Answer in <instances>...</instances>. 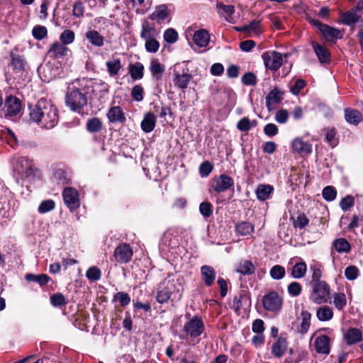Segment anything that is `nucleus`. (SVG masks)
Returning <instances> with one entry per match:
<instances>
[{
	"label": "nucleus",
	"mask_w": 363,
	"mask_h": 363,
	"mask_svg": "<svg viewBox=\"0 0 363 363\" xmlns=\"http://www.w3.org/2000/svg\"><path fill=\"white\" fill-rule=\"evenodd\" d=\"M345 119L349 124L357 125L363 120V116L358 110L347 108L345 109Z\"/></svg>",
	"instance_id": "obj_22"
},
{
	"label": "nucleus",
	"mask_w": 363,
	"mask_h": 363,
	"mask_svg": "<svg viewBox=\"0 0 363 363\" xmlns=\"http://www.w3.org/2000/svg\"><path fill=\"white\" fill-rule=\"evenodd\" d=\"M32 33L35 39L40 40L47 36L48 30L45 26H37L33 28Z\"/></svg>",
	"instance_id": "obj_60"
},
{
	"label": "nucleus",
	"mask_w": 363,
	"mask_h": 363,
	"mask_svg": "<svg viewBox=\"0 0 363 363\" xmlns=\"http://www.w3.org/2000/svg\"><path fill=\"white\" fill-rule=\"evenodd\" d=\"M363 334L360 329L351 328L344 334V339L347 344L352 345L362 340Z\"/></svg>",
	"instance_id": "obj_21"
},
{
	"label": "nucleus",
	"mask_w": 363,
	"mask_h": 363,
	"mask_svg": "<svg viewBox=\"0 0 363 363\" xmlns=\"http://www.w3.org/2000/svg\"><path fill=\"white\" fill-rule=\"evenodd\" d=\"M85 38L92 45L101 48L104 45V37L95 30H89L85 33Z\"/></svg>",
	"instance_id": "obj_26"
},
{
	"label": "nucleus",
	"mask_w": 363,
	"mask_h": 363,
	"mask_svg": "<svg viewBox=\"0 0 363 363\" xmlns=\"http://www.w3.org/2000/svg\"><path fill=\"white\" fill-rule=\"evenodd\" d=\"M307 271V265L304 262L296 263L291 269V276L295 279L303 278Z\"/></svg>",
	"instance_id": "obj_42"
},
{
	"label": "nucleus",
	"mask_w": 363,
	"mask_h": 363,
	"mask_svg": "<svg viewBox=\"0 0 363 363\" xmlns=\"http://www.w3.org/2000/svg\"><path fill=\"white\" fill-rule=\"evenodd\" d=\"M149 69L154 79L159 81L162 78V75L165 71V67L162 65L157 59L151 60Z\"/></svg>",
	"instance_id": "obj_24"
},
{
	"label": "nucleus",
	"mask_w": 363,
	"mask_h": 363,
	"mask_svg": "<svg viewBox=\"0 0 363 363\" xmlns=\"http://www.w3.org/2000/svg\"><path fill=\"white\" fill-rule=\"evenodd\" d=\"M134 6H138L135 11L138 14H145L152 6V0H130Z\"/></svg>",
	"instance_id": "obj_40"
},
{
	"label": "nucleus",
	"mask_w": 363,
	"mask_h": 363,
	"mask_svg": "<svg viewBox=\"0 0 363 363\" xmlns=\"http://www.w3.org/2000/svg\"><path fill=\"white\" fill-rule=\"evenodd\" d=\"M287 346L288 344L286 339L280 337L272 345V352L277 357H281L286 352Z\"/></svg>",
	"instance_id": "obj_31"
},
{
	"label": "nucleus",
	"mask_w": 363,
	"mask_h": 363,
	"mask_svg": "<svg viewBox=\"0 0 363 363\" xmlns=\"http://www.w3.org/2000/svg\"><path fill=\"white\" fill-rule=\"evenodd\" d=\"M159 35L160 30L156 28L155 23H150L147 18H143L141 21L140 38L146 40L158 38Z\"/></svg>",
	"instance_id": "obj_13"
},
{
	"label": "nucleus",
	"mask_w": 363,
	"mask_h": 363,
	"mask_svg": "<svg viewBox=\"0 0 363 363\" xmlns=\"http://www.w3.org/2000/svg\"><path fill=\"white\" fill-rule=\"evenodd\" d=\"M201 275L205 285L211 286L214 283L216 273L212 267L203 265L201 267Z\"/></svg>",
	"instance_id": "obj_23"
},
{
	"label": "nucleus",
	"mask_w": 363,
	"mask_h": 363,
	"mask_svg": "<svg viewBox=\"0 0 363 363\" xmlns=\"http://www.w3.org/2000/svg\"><path fill=\"white\" fill-rule=\"evenodd\" d=\"M322 194L325 200L328 201H333L336 198L337 191L335 187L328 186L323 189Z\"/></svg>",
	"instance_id": "obj_57"
},
{
	"label": "nucleus",
	"mask_w": 363,
	"mask_h": 363,
	"mask_svg": "<svg viewBox=\"0 0 363 363\" xmlns=\"http://www.w3.org/2000/svg\"><path fill=\"white\" fill-rule=\"evenodd\" d=\"M312 45L320 63H328L330 62V55L327 48L315 42H313Z\"/></svg>",
	"instance_id": "obj_27"
},
{
	"label": "nucleus",
	"mask_w": 363,
	"mask_h": 363,
	"mask_svg": "<svg viewBox=\"0 0 363 363\" xmlns=\"http://www.w3.org/2000/svg\"><path fill=\"white\" fill-rule=\"evenodd\" d=\"M274 188L269 184H260L257 186L255 193L258 200L264 201L269 199Z\"/></svg>",
	"instance_id": "obj_33"
},
{
	"label": "nucleus",
	"mask_w": 363,
	"mask_h": 363,
	"mask_svg": "<svg viewBox=\"0 0 363 363\" xmlns=\"http://www.w3.org/2000/svg\"><path fill=\"white\" fill-rule=\"evenodd\" d=\"M36 170L33 160L27 157L16 158L13 164V172L18 177V179L23 180L33 177Z\"/></svg>",
	"instance_id": "obj_2"
},
{
	"label": "nucleus",
	"mask_w": 363,
	"mask_h": 363,
	"mask_svg": "<svg viewBox=\"0 0 363 363\" xmlns=\"http://www.w3.org/2000/svg\"><path fill=\"white\" fill-rule=\"evenodd\" d=\"M86 277L91 281H96L101 279V270L96 267H89L86 272Z\"/></svg>",
	"instance_id": "obj_54"
},
{
	"label": "nucleus",
	"mask_w": 363,
	"mask_h": 363,
	"mask_svg": "<svg viewBox=\"0 0 363 363\" xmlns=\"http://www.w3.org/2000/svg\"><path fill=\"white\" fill-rule=\"evenodd\" d=\"M254 225L246 221H242L238 223L235 226L237 234L242 236L249 235L254 231Z\"/></svg>",
	"instance_id": "obj_39"
},
{
	"label": "nucleus",
	"mask_w": 363,
	"mask_h": 363,
	"mask_svg": "<svg viewBox=\"0 0 363 363\" xmlns=\"http://www.w3.org/2000/svg\"><path fill=\"white\" fill-rule=\"evenodd\" d=\"M11 65L14 69L21 71L24 69L25 62L23 59L18 55L11 56Z\"/></svg>",
	"instance_id": "obj_64"
},
{
	"label": "nucleus",
	"mask_w": 363,
	"mask_h": 363,
	"mask_svg": "<svg viewBox=\"0 0 363 363\" xmlns=\"http://www.w3.org/2000/svg\"><path fill=\"white\" fill-rule=\"evenodd\" d=\"M5 115L7 117L17 116L21 109V101L15 96H9L5 101Z\"/></svg>",
	"instance_id": "obj_16"
},
{
	"label": "nucleus",
	"mask_w": 363,
	"mask_h": 363,
	"mask_svg": "<svg viewBox=\"0 0 363 363\" xmlns=\"http://www.w3.org/2000/svg\"><path fill=\"white\" fill-rule=\"evenodd\" d=\"M86 128L90 133L99 132L102 128V123L98 118H93L87 121Z\"/></svg>",
	"instance_id": "obj_50"
},
{
	"label": "nucleus",
	"mask_w": 363,
	"mask_h": 363,
	"mask_svg": "<svg viewBox=\"0 0 363 363\" xmlns=\"http://www.w3.org/2000/svg\"><path fill=\"white\" fill-rule=\"evenodd\" d=\"M312 291L310 299L315 304H323L330 298V287L326 282L314 283L311 285Z\"/></svg>",
	"instance_id": "obj_4"
},
{
	"label": "nucleus",
	"mask_w": 363,
	"mask_h": 363,
	"mask_svg": "<svg viewBox=\"0 0 363 363\" xmlns=\"http://www.w3.org/2000/svg\"><path fill=\"white\" fill-rule=\"evenodd\" d=\"M333 247L339 253H347L351 250L350 242L345 238H337L333 242Z\"/></svg>",
	"instance_id": "obj_38"
},
{
	"label": "nucleus",
	"mask_w": 363,
	"mask_h": 363,
	"mask_svg": "<svg viewBox=\"0 0 363 363\" xmlns=\"http://www.w3.org/2000/svg\"><path fill=\"white\" fill-rule=\"evenodd\" d=\"M216 8L220 16H223L225 21L231 22L232 15L235 13V8L233 6L225 5L223 3L217 2Z\"/></svg>",
	"instance_id": "obj_28"
},
{
	"label": "nucleus",
	"mask_w": 363,
	"mask_h": 363,
	"mask_svg": "<svg viewBox=\"0 0 363 363\" xmlns=\"http://www.w3.org/2000/svg\"><path fill=\"white\" fill-rule=\"evenodd\" d=\"M133 250L127 243H121L114 250L115 259L121 264L129 262L133 257Z\"/></svg>",
	"instance_id": "obj_12"
},
{
	"label": "nucleus",
	"mask_w": 363,
	"mask_h": 363,
	"mask_svg": "<svg viewBox=\"0 0 363 363\" xmlns=\"http://www.w3.org/2000/svg\"><path fill=\"white\" fill-rule=\"evenodd\" d=\"M308 21L321 32L324 38L328 41H333L340 36V32L328 25L323 24L318 20L308 18Z\"/></svg>",
	"instance_id": "obj_11"
},
{
	"label": "nucleus",
	"mask_w": 363,
	"mask_h": 363,
	"mask_svg": "<svg viewBox=\"0 0 363 363\" xmlns=\"http://www.w3.org/2000/svg\"><path fill=\"white\" fill-rule=\"evenodd\" d=\"M91 92L93 98L101 102L108 92V85L102 81L94 82L91 84Z\"/></svg>",
	"instance_id": "obj_17"
},
{
	"label": "nucleus",
	"mask_w": 363,
	"mask_h": 363,
	"mask_svg": "<svg viewBox=\"0 0 363 363\" xmlns=\"http://www.w3.org/2000/svg\"><path fill=\"white\" fill-rule=\"evenodd\" d=\"M250 304V298L247 295H239L234 298V307L236 311H240L242 307L243 304Z\"/></svg>",
	"instance_id": "obj_58"
},
{
	"label": "nucleus",
	"mask_w": 363,
	"mask_h": 363,
	"mask_svg": "<svg viewBox=\"0 0 363 363\" xmlns=\"http://www.w3.org/2000/svg\"><path fill=\"white\" fill-rule=\"evenodd\" d=\"M87 99L79 89H74L66 95V104L73 111L79 112L86 104Z\"/></svg>",
	"instance_id": "obj_6"
},
{
	"label": "nucleus",
	"mask_w": 363,
	"mask_h": 363,
	"mask_svg": "<svg viewBox=\"0 0 363 363\" xmlns=\"http://www.w3.org/2000/svg\"><path fill=\"white\" fill-rule=\"evenodd\" d=\"M129 73L133 80H139L143 77L144 66L140 62H135L130 65Z\"/></svg>",
	"instance_id": "obj_37"
},
{
	"label": "nucleus",
	"mask_w": 363,
	"mask_h": 363,
	"mask_svg": "<svg viewBox=\"0 0 363 363\" xmlns=\"http://www.w3.org/2000/svg\"><path fill=\"white\" fill-rule=\"evenodd\" d=\"M193 41L199 48H206L210 43V34L206 29L196 30L193 35Z\"/></svg>",
	"instance_id": "obj_20"
},
{
	"label": "nucleus",
	"mask_w": 363,
	"mask_h": 363,
	"mask_svg": "<svg viewBox=\"0 0 363 363\" xmlns=\"http://www.w3.org/2000/svg\"><path fill=\"white\" fill-rule=\"evenodd\" d=\"M259 26H260L259 21H253L250 22L248 25L242 27L240 29V30L248 32L250 35H258L261 33Z\"/></svg>",
	"instance_id": "obj_47"
},
{
	"label": "nucleus",
	"mask_w": 363,
	"mask_h": 363,
	"mask_svg": "<svg viewBox=\"0 0 363 363\" xmlns=\"http://www.w3.org/2000/svg\"><path fill=\"white\" fill-rule=\"evenodd\" d=\"M106 66L108 74L111 77H115L118 74L122 69V65L119 58H113L106 62Z\"/></svg>",
	"instance_id": "obj_34"
},
{
	"label": "nucleus",
	"mask_w": 363,
	"mask_h": 363,
	"mask_svg": "<svg viewBox=\"0 0 363 363\" xmlns=\"http://www.w3.org/2000/svg\"><path fill=\"white\" fill-rule=\"evenodd\" d=\"M158 38H154L145 41V48L147 52L156 53L160 47V44L157 40Z\"/></svg>",
	"instance_id": "obj_51"
},
{
	"label": "nucleus",
	"mask_w": 363,
	"mask_h": 363,
	"mask_svg": "<svg viewBox=\"0 0 363 363\" xmlns=\"http://www.w3.org/2000/svg\"><path fill=\"white\" fill-rule=\"evenodd\" d=\"M163 37L165 42L168 44L175 43L179 38L178 33L176 31L175 29L172 28H167L164 32Z\"/></svg>",
	"instance_id": "obj_52"
},
{
	"label": "nucleus",
	"mask_w": 363,
	"mask_h": 363,
	"mask_svg": "<svg viewBox=\"0 0 363 363\" xmlns=\"http://www.w3.org/2000/svg\"><path fill=\"white\" fill-rule=\"evenodd\" d=\"M264 66L267 69L276 71L283 64V57L280 52L274 50L267 51L262 55Z\"/></svg>",
	"instance_id": "obj_9"
},
{
	"label": "nucleus",
	"mask_w": 363,
	"mask_h": 363,
	"mask_svg": "<svg viewBox=\"0 0 363 363\" xmlns=\"http://www.w3.org/2000/svg\"><path fill=\"white\" fill-rule=\"evenodd\" d=\"M333 303L337 309L342 310L347 304L346 295L344 293L335 294Z\"/></svg>",
	"instance_id": "obj_55"
},
{
	"label": "nucleus",
	"mask_w": 363,
	"mask_h": 363,
	"mask_svg": "<svg viewBox=\"0 0 363 363\" xmlns=\"http://www.w3.org/2000/svg\"><path fill=\"white\" fill-rule=\"evenodd\" d=\"M359 6L356 9H352L350 11L345 13L342 16V21L344 24L346 25H352L356 23L359 18Z\"/></svg>",
	"instance_id": "obj_35"
},
{
	"label": "nucleus",
	"mask_w": 363,
	"mask_h": 363,
	"mask_svg": "<svg viewBox=\"0 0 363 363\" xmlns=\"http://www.w3.org/2000/svg\"><path fill=\"white\" fill-rule=\"evenodd\" d=\"M359 274V269L354 265L348 266L345 270V277L350 281L355 280L358 277Z\"/></svg>",
	"instance_id": "obj_59"
},
{
	"label": "nucleus",
	"mask_w": 363,
	"mask_h": 363,
	"mask_svg": "<svg viewBox=\"0 0 363 363\" xmlns=\"http://www.w3.org/2000/svg\"><path fill=\"white\" fill-rule=\"evenodd\" d=\"M314 346L318 353L328 354L330 352V340L326 335H320L316 337Z\"/></svg>",
	"instance_id": "obj_25"
},
{
	"label": "nucleus",
	"mask_w": 363,
	"mask_h": 363,
	"mask_svg": "<svg viewBox=\"0 0 363 363\" xmlns=\"http://www.w3.org/2000/svg\"><path fill=\"white\" fill-rule=\"evenodd\" d=\"M301 324L299 328V332L301 334H305L308 332L311 325V314L307 311L301 312Z\"/></svg>",
	"instance_id": "obj_46"
},
{
	"label": "nucleus",
	"mask_w": 363,
	"mask_h": 363,
	"mask_svg": "<svg viewBox=\"0 0 363 363\" xmlns=\"http://www.w3.org/2000/svg\"><path fill=\"white\" fill-rule=\"evenodd\" d=\"M257 125L256 120L250 121L247 117H244L240 119L237 123V128L243 132H247L252 127H255Z\"/></svg>",
	"instance_id": "obj_44"
},
{
	"label": "nucleus",
	"mask_w": 363,
	"mask_h": 363,
	"mask_svg": "<svg viewBox=\"0 0 363 363\" xmlns=\"http://www.w3.org/2000/svg\"><path fill=\"white\" fill-rule=\"evenodd\" d=\"M50 302L51 304L54 307H60L65 304H66V301L65 296L60 294H55L50 296Z\"/></svg>",
	"instance_id": "obj_63"
},
{
	"label": "nucleus",
	"mask_w": 363,
	"mask_h": 363,
	"mask_svg": "<svg viewBox=\"0 0 363 363\" xmlns=\"http://www.w3.org/2000/svg\"><path fill=\"white\" fill-rule=\"evenodd\" d=\"M71 50L65 45L58 41L54 42L50 45L47 55L48 57L60 62L64 61L70 54Z\"/></svg>",
	"instance_id": "obj_10"
},
{
	"label": "nucleus",
	"mask_w": 363,
	"mask_h": 363,
	"mask_svg": "<svg viewBox=\"0 0 363 363\" xmlns=\"http://www.w3.org/2000/svg\"><path fill=\"white\" fill-rule=\"evenodd\" d=\"M63 199L66 206L73 211L77 208L79 205V199L78 192L73 188L67 187L63 191Z\"/></svg>",
	"instance_id": "obj_14"
},
{
	"label": "nucleus",
	"mask_w": 363,
	"mask_h": 363,
	"mask_svg": "<svg viewBox=\"0 0 363 363\" xmlns=\"http://www.w3.org/2000/svg\"><path fill=\"white\" fill-rule=\"evenodd\" d=\"M233 185L234 182L231 177L221 174L214 180L212 188L217 193H221L230 189Z\"/></svg>",
	"instance_id": "obj_15"
},
{
	"label": "nucleus",
	"mask_w": 363,
	"mask_h": 363,
	"mask_svg": "<svg viewBox=\"0 0 363 363\" xmlns=\"http://www.w3.org/2000/svg\"><path fill=\"white\" fill-rule=\"evenodd\" d=\"M269 274L273 279L280 280L284 277L286 271L284 267L277 264L271 268Z\"/></svg>",
	"instance_id": "obj_49"
},
{
	"label": "nucleus",
	"mask_w": 363,
	"mask_h": 363,
	"mask_svg": "<svg viewBox=\"0 0 363 363\" xmlns=\"http://www.w3.org/2000/svg\"><path fill=\"white\" fill-rule=\"evenodd\" d=\"M287 290L289 294L291 296H298L301 294L302 291V286L301 285L296 281H293L291 284H289L287 287Z\"/></svg>",
	"instance_id": "obj_62"
},
{
	"label": "nucleus",
	"mask_w": 363,
	"mask_h": 363,
	"mask_svg": "<svg viewBox=\"0 0 363 363\" xmlns=\"http://www.w3.org/2000/svg\"><path fill=\"white\" fill-rule=\"evenodd\" d=\"M283 304V299L276 291H270L262 298V305L264 309L272 312H277L281 310Z\"/></svg>",
	"instance_id": "obj_8"
},
{
	"label": "nucleus",
	"mask_w": 363,
	"mask_h": 363,
	"mask_svg": "<svg viewBox=\"0 0 363 363\" xmlns=\"http://www.w3.org/2000/svg\"><path fill=\"white\" fill-rule=\"evenodd\" d=\"M199 212L205 218H209L213 213V207L209 202H202L199 205Z\"/></svg>",
	"instance_id": "obj_61"
},
{
	"label": "nucleus",
	"mask_w": 363,
	"mask_h": 363,
	"mask_svg": "<svg viewBox=\"0 0 363 363\" xmlns=\"http://www.w3.org/2000/svg\"><path fill=\"white\" fill-rule=\"evenodd\" d=\"M205 330V325L201 318L195 315L186 322L182 331L186 337L194 339L199 337Z\"/></svg>",
	"instance_id": "obj_5"
},
{
	"label": "nucleus",
	"mask_w": 363,
	"mask_h": 363,
	"mask_svg": "<svg viewBox=\"0 0 363 363\" xmlns=\"http://www.w3.org/2000/svg\"><path fill=\"white\" fill-rule=\"evenodd\" d=\"M26 279L28 281L36 282L40 286H44L47 284L50 281V277L47 274L36 275L33 274H27L25 277Z\"/></svg>",
	"instance_id": "obj_45"
},
{
	"label": "nucleus",
	"mask_w": 363,
	"mask_h": 363,
	"mask_svg": "<svg viewBox=\"0 0 363 363\" xmlns=\"http://www.w3.org/2000/svg\"><path fill=\"white\" fill-rule=\"evenodd\" d=\"M192 79V75L188 73H175L173 79V82L174 85L181 89H185L191 79Z\"/></svg>",
	"instance_id": "obj_30"
},
{
	"label": "nucleus",
	"mask_w": 363,
	"mask_h": 363,
	"mask_svg": "<svg viewBox=\"0 0 363 363\" xmlns=\"http://www.w3.org/2000/svg\"><path fill=\"white\" fill-rule=\"evenodd\" d=\"M325 134V138L326 142L332 147H335L338 143V139L337 136V130L333 127H327L323 130Z\"/></svg>",
	"instance_id": "obj_36"
},
{
	"label": "nucleus",
	"mask_w": 363,
	"mask_h": 363,
	"mask_svg": "<svg viewBox=\"0 0 363 363\" xmlns=\"http://www.w3.org/2000/svg\"><path fill=\"white\" fill-rule=\"evenodd\" d=\"M114 301H118L121 306H126L130 303V296L125 292H118L113 296Z\"/></svg>",
	"instance_id": "obj_56"
},
{
	"label": "nucleus",
	"mask_w": 363,
	"mask_h": 363,
	"mask_svg": "<svg viewBox=\"0 0 363 363\" xmlns=\"http://www.w3.org/2000/svg\"><path fill=\"white\" fill-rule=\"evenodd\" d=\"M255 270L254 264L248 260L240 262L236 269L238 273L243 275L252 274L255 272Z\"/></svg>",
	"instance_id": "obj_41"
},
{
	"label": "nucleus",
	"mask_w": 363,
	"mask_h": 363,
	"mask_svg": "<svg viewBox=\"0 0 363 363\" xmlns=\"http://www.w3.org/2000/svg\"><path fill=\"white\" fill-rule=\"evenodd\" d=\"M291 148L294 152L301 155H308L312 151V145L304 141L301 138H296L291 143Z\"/></svg>",
	"instance_id": "obj_18"
},
{
	"label": "nucleus",
	"mask_w": 363,
	"mask_h": 363,
	"mask_svg": "<svg viewBox=\"0 0 363 363\" xmlns=\"http://www.w3.org/2000/svg\"><path fill=\"white\" fill-rule=\"evenodd\" d=\"M75 39V34L74 33L69 29L65 30L60 35V40L62 44L65 45V46L67 45L72 44Z\"/></svg>",
	"instance_id": "obj_48"
},
{
	"label": "nucleus",
	"mask_w": 363,
	"mask_h": 363,
	"mask_svg": "<svg viewBox=\"0 0 363 363\" xmlns=\"http://www.w3.org/2000/svg\"><path fill=\"white\" fill-rule=\"evenodd\" d=\"M55 207V203L52 199H47L43 201L38 206V212L41 214L46 213L51 211Z\"/></svg>",
	"instance_id": "obj_53"
},
{
	"label": "nucleus",
	"mask_w": 363,
	"mask_h": 363,
	"mask_svg": "<svg viewBox=\"0 0 363 363\" xmlns=\"http://www.w3.org/2000/svg\"><path fill=\"white\" fill-rule=\"evenodd\" d=\"M283 99V92L278 88L272 89L266 97V106L268 111H272L273 106L279 104Z\"/></svg>",
	"instance_id": "obj_19"
},
{
	"label": "nucleus",
	"mask_w": 363,
	"mask_h": 363,
	"mask_svg": "<svg viewBox=\"0 0 363 363\" xmlns=\"http://www.w3.org/2000/svg\"><path fill=\"white\" fill-rule=\"evenodd\" d=\"M107 117L112 123H123L125 121V116L120 106L111 108L107 113Z\"/></svg>",
	"instance_id": "obj_29"
},
{
	"label": "nucleus",
	"mask_w": 363,
	"mask_h": 363,
	"mask_svg": "<svg viewBox=\"0 0 363 363\" xmlns=\"http://www.w3.org/2000/svg\"><path fill=\"white\" fill-rule=\"evenodd\" d=\"M156 117L152 113H147L145 115L141 122V128L145 133H150L155 127Z\"/></svg>",
	"instance_id": "obj_32"
},
{
	"label": "nucleus",
	"mask_w": 363,
	"mask_h": 363,
	"mask_svg": "<svg viewBox=\"0 0 363 363\" xmlns=\"http://www.w3.org/2000/svg\"><path fill=\"white\" fill-rule=\"evenodd\" d=\"M146 18L157 24L169 23L172 20L170 11L166 4L157 6L153 12H152Z\"/></svg>",
	"instance_id": "obj_7"
},
{
	"label": "nucleus",
	"mask_w": 363,
	"mask_h": 363,
	"mask_svg": "<svg viewBox=\"0 0 363 363\" xmlns=\"http://www.w3.org/2000/svg\"><path fill=\"white\" fill-rule=\"evenodd\" d=\"M29 117L30 121L45 129L54 128L59 119L57 108L45 99H41L34 106H29Z\"/></svg>",
	"instance_id": "obj_1"
},
{
	"label": "nucleus",
	"mask_w": 363,
	"mask_h": 363,
	"mask_svg": "<svg viewBox=\"0 0 363 363\" xmlns=\"http://www.w3.org/2000/svg\"><path fill=\"white\" fill-rule=\"evenodd\" d=\"M177 281L178 279L174 276L169 275L160 284L157 295V301L160 303H164L169 301L171 294L177 290Z\"/></svg>",
	"instance_id": "obj_3"
},
{
	"label": "nucleus",
	"mask_w": 363,
	"mask_h": 363,
	"mask_svg": "<svg viewBox=\"0 0 363 363\" xmlns=\"http://www.w3.org/2000/svg\"><path fill=\"white\" fill-rule=\"evenodd\" d=\"M316 315L319 320L328 321L333 318V312L330 307L324 306L318 308Z\"/></svg>",
	"instance_id": "obj_43"
}]
</instances>
